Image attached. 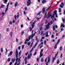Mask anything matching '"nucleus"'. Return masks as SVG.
Instances as JSON below:
<instances>
[{"instance_id": "15", "label": "nucleus", "mask_w": 65, "mask_h": 65, "mask_svg": "<svg viewBox=\"0 0 65 65\" xmlns=\"http://www.w3.org/2000/svg\"><path fill=\"white\" fill-rule=\"evenodd\" d=\"M46 0H43L42 1V3L43 4H44L45 3H46Z\"/></svg>"}, {"instance_id": "28", "label": "nucleus", "mask_w": 65, "mask_h": 65, "mask_svg": "<svg viewBox=\"0 0 65 65\" xmlns=\"http://www.w3.org/2000/svg\"><path fill=\"white\" fill-rule=\"evenodd\" d=\"M46 14H47V12H46L44 14V18L46 17Z\"/></svg>"}, {"instance_id": "49", "label": "nucleus", "mask_w": 65, "mask_h": 65, "mask_svg": "<svg viewBox=\"0 0 65 65\" xmlns=\"http://www.w3.org/2000/svg\"><path fill=\"white\" fill-rule=\"evenodd\" d=\"M7 32H8L9 31V28H8L7 29Z\"/></svg>"}, {"instance_id": "56", "label": "nucleus", "mask_w": 65, "mask_h": 65, "mask_svg": "<svg viewBox=\"0 0 65 65\" xmlns=\"http://www.w3.org/2000/svg\"><path fill=\"white\" fill-rule=\"evenodd\" d=\"M49 17L48 16H47L46 17V18L47 19H48V18H49Z\"/></svg>"}, {"instance_id": "51", "label": "nucleus", "mask_w": 65, "mask_h": 65, "mask_svg": "<svg viewBox=\"0 0 65 65\" xmlns=\"http://www.w3.org/2000/svg\"><path fill=\"white\" fill-rule=\"evenodd\" d=\"M37 62H39V58H37Z\"/></svg>"}, {"instance_id": "21", "label": "nucleus", "mask_w": 65, "mask_h": 65, "mask_svg": "<svg viewBox=\"0 0 65 65\" xmlns=\"http://www.w3.org/2000/svg\"><path fill=\"white\" fill-rule=\"evenodd\" d=\"M18 2H16V3H15V7H17V6L18 5Z\"/></svg>"}, {"instance_id": "5", "label": "nucleus", "mask_w": 65, "mask_h": 65, "mask_svg": "<svg viewBox=\"0 0 65 65\" xmlns=\"http://www.w3.org/2000/svg\"><path fill=\"white\" fill-rule=\"evenodd\" d=\"M50 25V23H48L47 25H46V28L47 30H48L49 29Z\"/></svg>"}, {"instance_id": "54", "label": "nucleus", "mask_w": 65, "mask_h": 65, "mask_svg": "<svg viewBox=\"0 0 65 65\" xmlns=\"http://www.w3.org/2000/svg\"><path fill=\"white\" fill-rule=\"evenodd\" d=\"M47 23H48L47 20H46V21H45V24H47Z\"/></svg>"}, {"instance_id": "37", "label": "nucleus", "mask_w": 65, "mask_h": 65, "mask_svg": "<svg viewBox=\"0 0 65 65\" xmlns=\"http://www.w3.org/2000/svg\"><path fill=\"white\" fill-rule=\"evenodd\" d=\"M49 14H50L48 15V16L49 18H50V17H51L52 16V15L51 14V13H50Z\"/></svg>"}, {"instance_id": "16", "label": "nucleus", "mask_w": 65, "mask_h": 65, "mask_svg": "<svg viewBox=\"0 0 65 65\" xmlns=\"http://www.w3.org/2000/svg\"><path fill=\"white\" fill-rule=\"evenodd\" d=\"M55 59H56V57H54L52 61V63H54V61L55 60Z\"/></svg>"}, {"instance_id": "8", "label": "nucleus", "mask_w": 65, "mask_h": 65, "mask_svg": "<svg viewBox=\"0 0 65 65\" xmlns=\"http://www.w3.org/2000/svg\"><path fill=\"white\" fill-rule=\"evenodd\" d=\"M9 3H8L7 5V8H6L5 11V12H6V11H7V10H8V6H9Z\"/></svg>"}, {"instance_id": "7", "label": "nucleus", "mask_w": 65, "mask_h": 65, "mask_svg": "<svg viewBox=\"0 0 65 65\" xmlns=\"http://www.w3.org/2000/svg\"><path fill=\"white\" fill-rule=\"evenodd\" d=\"M31 35H30L29 37L28 38V39H26V41H29V40L31 39Z\"/></svg>"}, {"instance_id": "42", "label": "nucleus", "mask_w": 65, "mask_h": 65, "mask_svg": "<svg viewBox=\"0 0 65 65\" xmlns=\"http://www.w3.org/2000/svg\"><path fill=\"white\" fill-rule=\"evenodd\" d=\"M45 34V35H47L48 34V31H46Z\"/></svg>"}, {"instance_id": "24", "label": "nucleus", "mask_w": 65, "mask_h": 65, "mask_svg": "<svg viewBox=\"0 0 65 65\" xmlns=\"http://www.w3.org/2000/svg\"><path fill=\"white\" fill-rule=\"evenodd\" d=\"M15 58H14V59H12V61L13 62H14L15 61Z\"/></svg>"}, {"instance_id": "53", "label": "nucleus", "mask_w": 65, "mask_h": 65, "mask_svg": "<svg viewBox=\"0 0 65 65\" xmlns=\"http://www.w3.org/2000/svg\"><path fill=\"white\" fill-rule=\"evenodd\" d=\"M48 36H48V34L46 35L45 36V37H48Z\"/></svg>"}, {"instance_id": "27", "label": "nucleus", "mask_w": 65, "mask_h": 65, "mask_svg": "<svg viewBox=\"0 0 65 65\" xmlns=\"http://www.w3.org/2000/svg\"><path fill=\"white\" fill-rule=\"evenodd\" d=\"M8 62H9L10 61V58H8L7 59Z\"/></svg>"}, {"instance_id": "55", "label": "nucleus", "mask_w": 65, "mask_h": 65, "mask_svg": "<svg viewBox=\"0 0 65 65\" xmlns=\"http://www.w3.org/2000/svg\"><path fill=\"white\" fill-rule=\"evenodd\" d=\"M20 48H21V46H19V47L18 48V50H20Z\"/></svg>"}, {"instance_id": "46", "label": "nucleus", "mask_w": 65, "mask_h": 65, "mask_svg": "<svg viewBox=\"0 0 65 65\" xmlns=\"http://www.w3.org/2000/svg\"><path fill=\"white\" fill-rule=\"evenodd\" d=\"M12 23H15V21L13 19V20Z\"/></svg>"}, {"instance_id": "57", "label": "nucleus", "mask_w": 65, "mask_h": 65, "mask_svg": "<svg viewBox=\"0 0 65 65\" xmlns=\"http://www.w3.org/2000/svg\"><path fill=\"white\" fill-rule=\"evenodd\" d=\"M21 28H23L24 26H23V24H22L21 25Z\"/></svg>"}, {"instance_id": "45", "label": "nucleus", "mask_w": 65, "mask_h": 65, "mask_svg": "<svg viewBox=\"0 0 65 65\" xmlns=\"http://www.w3.org/2000/svg\"><path fill=\"white\" fill-rule=\"evenodd\" d=\"M25 11H26L27 10V8L26 7L25 8Z\"/></svg>"}, {"instance_id": "38", "label": "nucleus", "mask_w": 65, "mask_h": 65, "mask_svg": "<svg viewBox=\"0 0 65 65\" xmlns=\"http://www.w3.org/2000/svg\"><path fill=\"white\" fill-rule=\"evenodd\" d=\"M1 52L2 53V52H3V47H2L1 48Z\"/></svg>"}, {"instance_id": "59", "label": "nucleus", "mask_w": 65, "mask_h": 65, "mask_svg": "<svg viewBox=\"0 0 65 65\" xmlns=\"http://www.w3.org/2000/svg\"><path fill=\"white\" fill-rule=\"evenodd\" d=\"M27 42H26V41H25V42L24 43V44H27Z\"/></svg>"}, {"instance_id": "18", "label": "nucleus", "mask_w": 65, "mask_h": 65, "mask_svg": "<svg viewBox=\"0 0 65 65\" xmlns=\"http://www.w3.org/2000/svg\"><path fill=\"white\" fill-rule=\"evenodd\" d=\"M51 60V58L48 57V63L50 62V60Z\"/></svg>"}, {"instance_id": "2", "label": "nucleus", "mask_w": 65, "mask_h": 65, "mask_svg": "<svg viewBox=\"0 0 65 65\" xmlns=\"http://www.w3.org/2000/svg\"><path fill=\"white\" fill-rule=\"evenodd\" d=\"M35 21H34V22H33L32 23V24L31 25V26H32V27H30L29 29V30L30 31H32V29L34 27V24H35Z\"/></svg>"}, {"instance_id": "61", "label": "nucleus", "mask_w": 65, "mask_h": 65, "mask_svg": "<svg viewBox=\"0 0 65 65\" xmlns=\"http://www.w3.org/2000/svg\"><path fill=\"white\" fill-rule=\"evenodd\" d=\"M24 45H22V49H23V48H24Z\"/></svg>"}, {"instance_id": "60", "label": "nucleus", "mask_w": 65, "mask_h": 65, "mask_svg": "<svg viewBox=\"0 0 65 65\" xmlns=\"http://www.w3.org/2000/svg\"><path fill=\"white\" fill-rule=\"evenodd\" d=\"M6 54H7V49H6Z\"/></svg>"}, {"instance_id": "44", "label": "nucleus", "mask_w": 65, "mask_h": 65, "mask_svg": "<svg viewBox=\"0 0 65 65\" xmlns=\"http://www.w3.org/2000/svg\"><path fill=\"white\" fill-rule=\"evenodd\" d=\"M53 21L51 20V25H52L53 24Z\"/></svg>"}, {"instance_id": "22", "label": "nucleus", "mask_w": 65, "mask_h": 65, "mask_svg": "<svg viewBox=\"0 0 65 65\" xmlns=\"http://www.w3.org/2000/svg\"><path fill=\"white\" fill-rule=\"evenodd\" d=\"M43 55V54H42V53L41 54V53H40V58L41 57H42Z\"/></svg>"}, {"instance_id": "29", "label": "nucleus", "mask_w": 65, "mask_h": 65, "mask_svg": "<svg viewBox=\"0 0 65 65\" xmlns=\"http://www.w3.org/2000/svg\"><path fill=\"white\" fill-rule=\"evenodd\" d=\"M33 43L32 42L31 44V45H30V48H31L32 47V45H33Z\"/></svg>"}, {"instance_id": "10", "label": "nucleus", "mask_w": 65, "mask_h": 65, "mask_svg": "<svg viewBox=\"0 0 65 65\" xmlns=\"http://www.w3.org/2000/svg\"><path fill=\"white\" fill-rule=\"evenodd\" d=\"M45 8L44 7L43 8L42 11V13H44L45 12Z\"/></svg>"}, {"instance_id": "11", "label": "nucleus", "mask_w": 65, "mask_h": 65, "mask_svg": "<svg viewBox=\"0 0 65 65\" xmlns=\"http://www.w3.org/2000/svg\"><path fill=\"white\" fill-rule=\"evenodd\" d=\"M13 53L12 52V51H11L10 52V53L9 54H8V57H9V56H11L12 54V53Z\"/></svg>"}, {"instance_id": "14", "label": "nucleus", "mask_w": 65, "mask_h": 65, "mask_svg": "<svg viewBox=\"0 0 65 65\" xmlns=\"http://www.w3.org/2000/svg\"><path fill=\"white\" fill-rule=\"evenodd\" d=\"M62 27H63V28L65 27V25H64V24L63 23H62L61 24L60 27V28H62Z\"/></svg>"}, {"instance_id": "47", "label": "nucleus", "mask_w": 65, "mask_h": 65, "mask_svg": "<svg viewBox=\"0 0 65 65\" xmlns=\"http://www.w3.org/2000/svg\"><path fill=\"white\" fill-rule=\"evenodd\" d=\"M10 35L11 36V37H12V32H11L10 33Z\"/></svg>"}, {"instance_id": "6", "label": "nucleus", "mask_w": 65, "mask_h": 65, "mask_svg": "<svg viewBox=\"0 0 65 65\" xmlns=\"http://www.w3.org/2000/svg\"><path fill=\"white\" fill-rule=\"evenodd\" d=\"M57 11L56 10H55L53 12H54V15H56L55 17L56 18H58V15H57Z\"/></svg>"}, {"instance_id": "19", "label": "nucleus", "mask_w": 65, "mask_h": 65, "mask_svg": "<svg viewBox=\"0 0 65 65\" xmlns=\"http://www.w3.org/2000/svg\"><path fill=\"white\" fill-rule=\"evenodd\" d=\"M41 11H40L39 12H38V13L37 15H37H40V13H41Z\"/></svg>"}, {"instance_id": "34", "label": "nucleus", "mask_w": 65, "mask_h": 65, "mask_svg": "<svg viewBox=\"0 0 65 65\" xmlns=\"http://www.w3.org/2000/svg\"><path fill=\"white\" fill-rule=\"evenodd\" d=\"M62 50V46H60V51H61Z\"/></svg>"}, {"instance_id": "20", "label": "nucleus", "mask_w": 65, "mask_h": 65, "mask_svg": "<svg viewBox=\"0 0 65 65\" xmlns=\"http://www.w3.org/2000/svg\"><path fill=\"white\" fill-rule=\"evenodd\" d=\"M55 25H54L53 26V31H55Z\"/></svg>"}, {"instance_id": "30", "label": "nucleus", "mask_w": 65, "mask_h": 65, "mask_svg": "<svg viewBox=\"0 0 65 65\" xmlns=\"http://www.w3.org/2000/svg\"><path fill=\"white\" fill-rule=\"evenodd\" d=\"M54 17H55V14H53V16H51V18H54Z\"/></svg>"}, {"instance_id": "39", "label": "nucleus", "mask_w": 65, "mask_h": 65, "mask_svg": "<svg viewBox=\"0 0 65 65\" xmlns=\"http://www.w3.org/2000/svg\"><path fill=\"white\" fill-rule=\"evenodd\" d=\"M44 44H46V40H44Z\"/></svg>"}, {"instance_id": "1", "label": "nucleus", "mask_w": 65, "mask_h": 65, "mask_svg": "<svg viewBox=\"0 0 65 65\" xmlns=\"http://www.w3.org/2000/svg\"><path fill=\"white\" fill-rule=\"evenodd\" d=\"M15 55L16 56V60H18L19 59V58L18 57V49H16Z\"/></svg>"}, {"instance_id": "40", "label": "nucleus", "mask_w": 65, "mask_h": 65, "mask_svg": "<svg viewBox=\"0 0 65 65\" xmlns=\"http://www.w3.org/2000/svg\"><path fill=\"white\" fill-rule=\"evenodd\" d=\"M24 33V31H22L21 32V35H23Z\"/></svg>"}, {"instance_id": "23", "label": "nucleus", "mask_w": 65, "mask_h": 65, "mask_svg": "<svg viewBox=\"0 0 65 65\" xmlns=\"http://www.w3.org/2000/svg\"><path fill=\"white\" fill-rule=\"evenodd\" d=\"M59 12H61V8H59L58 9Z\"/></svg>"}, {"instance_id": "3", "label": "nucleus", "mask_w": 65, "mask_h": 65, "mask_svg": "<svg viewBox=\"0 0 65 65\" xmlns=\"http://www.w3.org/2000/svg\"><path fill=\"white\" fill-rule=\"evenodd\" d=\"M31 0H28V1H27V6H30V4H31Z\"/></svg>"}, {"instance_id": "9", "label": "nucleus", "mask_w": 65, "mask_h": 65, "mask_svg": "<svg viewBox=\"0 0 65 65\" xmlns=\"http://www.w3.org/2000/svg\"><path fill=\"white\" fill-rule=\"evenodd\" d=\"M33 31H34V30H32V34H31L32 35H31V37H34V36H35V33H36V32H35V33L34 34V35H33Z\"/></svg>"}, {"instance_id": "13", "label": "nucleus", "mask_w": 65, "mask_h": 65, "mask_svg": "<svg viewBox=\"0 0 65 65\" xmlns=\"http://www.w3.org/2000/svg\"><path fill=\"white\" fill-rule=\"evenodd\" d=\"M27 57H25L24 60L25 64H26L27 63Z\"/></svg>"}, {"instance_id": "36", "label": "nucleus", "mask_w": 65, "mask_h": 65, "mask_svg": "<svg viewBox=\"0 0 65 65\" xmlns=\"http://www.w3.org/2000/svg\"><path fill=\"white\" fill-rule=\"evenodd\" d=\"M28 58L29 59H30L31 58V57L30 56H29V54H28Z\"/></svg>"}, {"instance_id": "12", "label": "nucleus", "mask_w": 65, "mask_h": 65, "mask_svg": "<svg viewBox=\"0 0 65 65\" xmlns=\"http://www.w3.org/2000/svg\"><path fill=\"white\" fill-rule=\"evenodd\" d=\"M3 3H5V4H7V1H8V0H3Z\"/></svg>"}, {"instance_id": "64", "label": "nucleus", "mask_w": 65, "mask_h": 65, "mask_svg": "<svg viewBox=\"0 0 65 65\" xmlns=\"http://www.w3.org/2000/svg\"><path fill=\"white\" fill-rule=\"evenodd\" d=\"M54 35H52V36H51V38H54Z\"/></svg>"}, {"instance_id": "33", "label": "nucleus", "mask_w": 65, "mask_h": 65, "mask_svg": "<svg viewBox=\"0 0 65 65\" xmlns=\"http://www.w3.org/2000/svg\"><path fill=\"white\" fill-rule=\"evenodd\" d=\"M40 29V31H42V27H41Z\"/></svg>"}, {"instance_id": "62", "label": "nucleus", "mask_w": 65, "mask_h": 65, "mask_svg": "<svg viewBox=\"0 0 65 65\" xmlns=\"http://www.w3.org/2000/svg\"><path fill=\"white\" fill-rule=\"evenodd\" d=\"M12 64V63L11 61V62L9 63V64L10 65H11Z\"/></svg>"}, {"instance_id": "48", "label": "nucleus", "mask_w": 65, "mask_h": 65, "mask_svg": "<svg viewBox=\"0 0 65 65\" xmlns=\"http://www.w3.org/2000/svg\"><path fill=\"white\" fill-rule=\"evenodd\" d=\"M28 52H28H28H27V53H26V54H25V55H26V56H27V55H28Z\"/></svg>"}, {"instance_id": "35", "label": "nucleus", "mask_w": 65, "mask_h": 65, "mask_svg": "<svg viewBox=\"0 0 65 65\" xmlns=\"http://www.w3.org/2000/svg\"><path fill=\"white\" fill-rule=\"evenodd\" d=\"M18 63H20L21 62V60H20V59H19L18 60Z\"/></svg>"}, {"instance_id": "63", "label": "nucleus", "mask_w": 65, "mask_h": 65, "mask_svg": "<svg viewBox=\"0 0 65 65\" xmlns=\"http://www.w3.org/2000/svg\"><path fill=\"white\" fill-rule=\"evenodd\" d=\"M55 28H58V26H57V25H55Z\"/></svg>"}, {"instance_id": "17", "label": "nucleus", "mask_w": 65, "mask_h": 65, "mask_svg": "<svg viewBox=\"0 0 65 65\" xmlns=\"http://www.w3.org/2000/svg\"><path fill=\"white\" fill-rule=\"evenodd\" d=\"M57 47V44L55 43V46H54V48L56 49Z\"/></svg>"}, {"instance_id": "4", "label": "nucleus", "mask_w": 65, "mask_h": 65, "mask_svg": "<svg viewBox=\"0 0 65 65\" xmlns=\"http://www.w3.org/2000/svg\"><path fill=\"white\" fill-rule=\"evenodd\" d=\"M19 13H18V15L17 16L16 15H14V18H15V20L17 19H17H18V18H19Z\"/></svg>"}, {"instance_id": "58", "label": "nucleus", "mask_w": 65, "mask_h": 65, "mask_svg": "<svg viewBox=\"0 0 65 65\" xmlns=\"http://www.w3.org/2000/svg\"><path fill=\"white\" fill-rule=\"evenodd\" d=\"M43 47V45H42L40 47V49L41 47Z\"/></svg>"}, {"instance_id": "32", "label": "nucleus", "mask_w": 65, "mask_h": 65, "mask_svg": "<svg viewBox=\"0 0 65 65\" xmlns=\"http://www.w3.org/2000/svg\"><path fill=\"white\" fill-rule=\"evenodd\" d=\"M36 54H37V52H36L34 53V54H33L34 56H35L36 55Z\"/></svg>"}, {"instance_id": "50", "label": "nucleus", "mask_w": 65, "mask_h": 65, "mask_svg": "<svg viewBox=\"0 0 65 65\" xmlns=\"http://www.w3.org/2000/svg\"><path fill=\"white\" fill-rule=\"evenodd\" d=\"M42 52H43V50L42 49L41 50L40 53H41V54H42Z\"/></svg>"}, {"instance_id": "41", "label": "nucleus", "mask_w": 65, "mask_h": 65, "mask_svg": "<svg viewBox=\"0 0 65 65\" xmlns=\"http://www.w3.org/2000/svg\"><path fill=\"white\" fill-rule=\"evenodd\" d=\"M6 14V13H4V12H2V15H4V14Z\"/></svg>"}, {"instance_id": "25", "label": "nucleus", "mask_w": 65, "mask_h": 65, "mask_svg": "<svg viewBox=\"0 0 65 65\" xmlns=\"http://www.w3.org/2000/svg\"><path fill=\"white\" fill-rule=\"evenodd\" d=\"M59 63H60V61H59V59H58L57 60V64H58Z\"/></svg>"}, {"instance_id": "31", "label": "nucleus", "mask_w": 65, "mask_h": 65, "mask_svg": "<svg viewBox=\"0 0 65 65\" xmlns=\"http://www.w3.org/2000/svg\"><path fill=\"white\" fill-rule=\"evenodd\" d=\"M41 60L42 63V62H43V58H42Z\"/></svg>"}, {"instance_id": "43", "label": "nucleus", "mask_w": 65, "mask_h": 65, "mask_svg": "<svg viewBox=\"0 0 65 65\" xmlns=\"http://www.w3.org/2000/svg\"><path fill=\"white\" fill-rule=\"evenodd\" d=\"M59 6L60 7H61V8H63V6H62V5H59Z\"/></svg>"}, {"instance_id": "52", "label": "nucleus", "mask_w": 65, "mask_h": 65, "mask_svg": "<svg viewBox=\"0 0 65 65\" xmlns=\"http://www.w3.org/2000/svg\"><path fill=\"white\" fill-rule=\"evenodd\" d=\"M12 24V21H10V25Z\"/></svg>"}, {"instance_id": "26", "label": "nucleus", "mask_w": 65, "mask_h": 65, "mask_svg": "<svg viewBox=\"0 0 65 65\" xmlns=\"http://www.w3.org/2000/svg\"><path fill=\"white\" fill-rule=\"evenodd\" d=\"M30 44H31V43L30 42H28L27 43V45L28 46H29L30 45Z\"/></svg>"}]
</instances>
